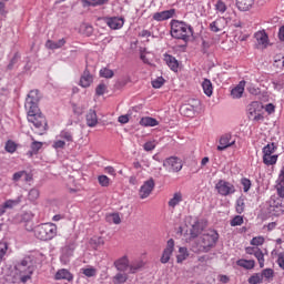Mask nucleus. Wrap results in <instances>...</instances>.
I'll return each instance as SVG.
<instances>
[{
    "label": "nucleus",
    "mask_w": 284,
    "mask_h": 284,
    "mask_svg": "<svg viewBox=\"0 0 284 284\" xmlns=\"http://www.w3.org/2000/svg\"><path fill=\"white\" fill-rule=\"evenodd\" d=\"M193 34L194 30L192 29V26L179 20L171 21V37H173V39L190 41V37Z\"/></svg>",
    "instance_id": "nucleus-1"
},
{
    "label": "nucleus",
    "mask_w": 284,
    "mask_h": 284,
    "mask_svg": "<svg viewBox=\"0 0 284 284\" xmlns=\"http://www.w3.org/2000/svg\"><path fill=\"white\" fill-rule=\"evenodd\" d=\"M59 229L54 223H42L34 227V236L39 241H52L57 236Z\"/></svg>",
    "instance_id": "nucleus-2"
},
{
    "label": "nucleus",
    "mask_w": 284,
    "mask_h": 284,
    "mask_svg": "<svg viewBox=\"0 0 284 284\" xmlns=\"http://www.w3.org/2000/svg\"><path fill=\"white\" fill-rule=\"evenodd\" d=\"M18 273L16 275V281L18 283L26 284L32 278V274L34 273V266L30 264L28 260H22L17 265Z\"/></svg>",
    "instance_id": "nucleus-3"
},
{
    "label": "nucleus",
    "mask_w": 284,
    "mask_h": 284,
    "mask_svg": "<svg viewBox=\"0 0 284 284\" xmlns=\"http://www.w3.org/2000/svg\"><path fill=\"white\" fill-rule=\"evenodd\" d=\"M216 241H219V233L211 231L209 234L202 235L200 245L194 248V252H210L216 245Z\"/></svg>",
    "instance_id": "nucleus-4"
},
{
    "label": "nucleus",
    "mask_w": 284,
    "mask_h": 284,
    "mask_svg": "<svg viewBox=\"0 0 284 284\" xmlns=\"http://www.w3.org/2000/svg\"><path fill=\"white\" fill-rule=\"evenodd\" d=\"M28 121L38 130H45V128H48V120H45V115L41 113V109L29 110Z\"/></svg>",
    "instance_id": "nucleus-5"
},
{
    "label": "nucleus",
    "mask_w": 284,
    "mask_h": 284,
    "mask_svg": "<svg viewBox=\"0 0 284 284\" xmlns=\"http://www.w3.org/2000/svg\"><path fill=\"white\" fill-rule=\"evenodd\" d=\"M215 190L220 196H232V194H235L236 192V186H234L232 182L219 180V182L215 184Z\"/></svg>",
    "instance_id": "nucleus-6"
},
{
    "label": "nucleus",
    "mask_w": 284,
    "mask_h": 284,
    "mask_svg": "<svg viewBox=\"0 0 284 284\" xmlns=\"http://www.w3.org/2000/svg\"><path fill=\"white\" fill-rule=\"evenodd\" d=\"M39 101H41L39 90H31L26 99V110H39Z\"/></svg>",
    "instance_id": "nucleus-7"
},
{
    "label": "nucleus",
    "mask_w": 284,
    "mask_h": 284,
    "mask_svg": "<svg viewBox=\"0 0 284 284\" xmlns=\"http://www.w3.org/2000/svg\"><path fill=\"white\" fill-rule=\"evenodd\" d=\"M163 168L168 172H181L183 170V161L180 158L171 156L164 160Z\"/></svg>",
    "instance_id": "nucleus-8"
},
{
    "label": "nucleus",
    "mask_w": 284,
    "mask_h": 284,
    "mask_svg": "<svg viewBox=\"0 0 284 284\" xmlns=\"http://www.w3.org/2000/svg\"><path fill=\"white\" fill-rule=\"evenodd\" d=\"M174 239L168 240L166 246L164 247L160 257V263H162L163 265L170 263V258H172V254H174Z\"/></svg>",
    "instance_id": "nucleus-9"
},
{
    "label": "nucleus",
    "mask_w": 284,
    "mask_h": 284,
    "mask_svg": "<svg viewBox=\"0 0 284 284\" xmlns=\"http://www.w3.org/2000/svg\"><path fill=\"white\" fill-rule=\"evenodd\" d=\"M155 185L156 184L154 183V179L151 178V179L146 180L139 190L140 199H148V196H150V194H152V192H154Z\"/></svg>",
    "instance_id": "nucleus-10"
},
{
    "label": "nucleus",
    "mask_w": 284,
    "mask_h": 284,
    "mask_svg": "<svg viewBox=\"0 0 284 284\" xmlns=\"http://www.w3.org/2000/svg\"><path fill=\"white\" fill-rule=\"evenodd\" d=\"M19 203H21V197H18L16 200L9 199L4 201L2 204H0V216H3V214H6L8 210H14V207H17Z\"/></svg>",
    "instance_id": "nucleus-11"
},
{
    "label": "nucleus",
    "mask_w": 284,
    "mask_h": 284,
    "mask_svg": "<svg viewBox=\"0 0 284 284\" xmlns=\"http://www.w3.org/2000/svg\"><path fill=\"white\" fill-rule=\"evenodd\" d=\"M236 143L235 140H232V134H224L220 138V145H217V151L223 152V150H227V148H232Z\"/></svg>",
    "instance_id": "nucleus-12"
},
{
    "label": "nucleus",
    "mask_w": 284,
    "mask_h": 284,
    "mask_svg": "<svg viewBox=\"0 0 284 284\" xmlns=\"http://www.w3.org/2000/svg\"><path fill=\"white\" fill-rule=\"evenodd\" d=\"M176 14V11L174 9L161 11V12H155L153 13V21H168V19H172Z\"/></svg>",
    "instance_id": "nucleus-13"
},
{
    "label": "nucleus",
    "mask_w": 284,
    "mask_h": 284,
    "mask_svg": "<svg viewBox=\"0 0 284 284\" xmlns=\"http://www.w3.org/2000/svg\"><path fill=\"white\" fill-rule=\"evenodd\" d=\"M270 212L272 213L273 216H281L282 214H284V209L281 199L271 201Z\"/></svg>",
    "instance_id": "nucleus-14"
},
{
    "label": "nucleus",
    "mask_w": 284,
    "mask_h": 284,
    "mask_svg": "<svg viewBox=\"0 0 284 284\" xmlns=\"http://www.w3.org/2000/svg\"><path fill=\"white\" fill-rule=\"evenodd\" d=\"M254 37L260 48L265 49L270 45V37L267 36V32H265L264 30L255 32Z\"/></svg>",
    "instance_id": "nucleus-15"
},
{
    "label": "nucleus",
    "mask_w": 284,
    "mask_h": 284,
    "mask_svg": "<svg viewBox=\"0 0 284 284\" xmlns=\"http://www.w3.org/2000/svg\"><path fill=\"white\" fill-rule=\"evenodd\" d=\"M94 82V75L90 73V70L85 69L80 78V83L81 88H90L92 83Z\"/></svg>",
    "instance_id": "nucleus-16"
},
{
    "label": "nucleus",
    "mask_w": 284,
    "mask_h": 284,
    "mask_svg": "<svg viewBox=\"0 0 284 284\" xmlns=\"http://www.w3.org/2000/svg\"><path fill=\"white\" fill-rule=\"evenodd\" d=\"M125 23V20L123 18L113 17V18H106V26L111 28V30H121Z\"/></svg>",
    "instance_id": "nucleus-17"
},
{
    "label": "nucleus",
    "mask_w": 284,
    "mask_h": 284,
    "mask_svg": "<svg viewBox=\"0 0 284 284\" xmlns=\"http://www.w3.org/2000/svg\"><path fill=\"white\" fill-rule=\"evenodd\" d=\"M55 281H68V283H72L74 281V275L69 272L67 268H61L55 273Z\"/></svg>",
    "instance_id": "nucleus-18"
},
{
    "label": "nucleus",
    "mask_w": 284,
    "mask_h": 284,
    "mask_svg": "<svg viewBox=\"0 0 284 284\" xmlns=\"http://www.w3.org/2000/svg\"><path fill=\"white\" fill-rule=\"evenodd\" d=\"M114 267L119 272H126L130 267V258H128V255H123L122 257L118 258L114 262Z\"/></svg>",
    "instance_id": "nucleus-19"
},
{
    "label": "nucleus",
    "mask_w": 284,
    "mask_h": 284,
    "mask_svg": "<svg viewBox=\"0 0 284 284\" xmlns=\"http://www.w3.org/2000/svg\"><path fill=\"white\" fill-rule=\"evenodd\" d=\"M85 121L88 128H97L99 124V118L97 116V111L90 109L85 115Z\"/></svg>",
    "instance_id": "nucleus-20"
},
{
    "label": "nucleus",
    "mask_w": 284,
    "mask_h": 284,
    "mask_svg": "<svg viewBox=\"0 0 284 284\" xmlns=\"http://www.w3.org/2000/svg\"><path fill=\"white\" fill-rule=\"evenodd\" d=\"M183 203V193L181 191H178L173 193L172 197L169 200L168 205L172 210L176 207V205H181Z\"/></svg>",
    "instance_id": "nucleus-21"
},
{
    "label": "nucleus",
    "mask_w": 284,
    "mask_h": 284,
    "mask_svg": "<svg viewBox=\"0 0 284 284\" xmlns=\"http://www.w3.org/2000/svg\"><path fill=\"white\" fill-rule=\"evenodd\" d=\"M252 6H254V0H236V8L240 12L252 10Z\"/></svg>",
    "instance_id": "nucleus-22"
},
{
    "label": "nucleus",
    "mask_w": 284,
    "mask_h": 284,
    "mask_svg": "<svg viewBox=\"0 0 284 284\" xmlns=\"http://www.w3.org/2000/svg\"><path fill=\"white\" fill-rule=\"evenodd\" d=\"M89 245L92 250H98L99 247H103L105 245V239L103 236L94 235L89 240Z\"/></svg>",
    "instance_id": "nucleus-23"
},
{
    "label": "nucleus",
    "mask_w": 284,
    "mask_h": 284,
    "mask_svg": "<svg viewBox=\"0 0 284 284\" xmlns=\"http://www.w3.org/2000/svg\"><path fill=\"white\" fill-rule=\"evenodd\" d=\"M164 61L173 72H179V60L176 58L166 53L164 54Z\"/></svg>",
    "instance_id": "nucleus-24"
},
{
    "label": "nucleus",
    "mask_w": 284,
    "mask_h": 284,
    "mask_svg": "<svg viewBox=\"0 0 284 284\" xmlns=\"http://www.w3.org/2000/svg\"><path fill=\"white\" fill-rule=\"evenodd\" d=\"M243 92H245V81H241L239 85L231 90V97L233 99H241Z\"/></svg>",
    "instance_id": "nucleus-25"
},
{
    "label": "nucleus",
    "mask_w": 284,
    "mask_h": 284,
    "mask_svg": "<svg viewBox=\"0 0 284 284\" xmlns=\"http://www.w3.org/2000/svg\"><path fill=\"white\" fill-rule=\"evenodd\" d=\"M236 265L243 267V270H254L256 267V261L241 258L236 261Z\"/></svg>",
    "instance_id": "nucleus-26"
},
{
    "label": "nucleus",
    "mask_w": 284,
    "mask_h": 284,
    "mask_svg": "<svg viewBox=\"0 0 284 284\" xmlns=\"http://www.w3.org/2000/svg\"><path fill=\"white\" fill-rule=\"evenodd\" d=\"M140 125H142V128H156V125H159V122L154 118L144 116L140 120Z\"/></svg>",
    "instance_id": "nucleus-27"
},
{
    "label": "nucleus",
    "mask_w": 284,
    "mask_h": 284,
    "mask_svg": "<svg viewBox=\"0 0 284 284\" xmlns=\"http://www.w3.org/2000/svg\"><path fill=\"white\" fill-rule=\"evenodd\" d=\"M247 201V199L245 197V195H241L236 202H235V211L237 214H243V212H245V202Z\"/></svg>",
    "instance_id": "nucleus-28"
},
{
    "label": "nucleus",
    "mask_w": 284,
    "mask_h": 284,
    "mask_svg": "<svg viewBox=\"0 0 284 284\" xmlns=\"http://www.w3.org/2000/svg\"><path fill=\"white\" fill-rule=\"evenodd\" d=\"M276 150H278V146L276 145V143L272 142L266 144L263 149H262V154L270 156V155H275L274 153L276 152Z\"/></svg>",
    "instance_id": "nucleus-29"
},
{
    "label": "nucleus",
    "mask_w": 284,
    "mask_h": 284,
    "mask_svg": "<svg viewBox=\"0 0 284 284\" xmlns=\"http://www.w3.org/2000/svg\"><path fill=\"white\" fill-rule=\"evenodd\" d=\"M63 45H65V39H60L58 42H54L52 40H48L45 43V47L49 50H59V48H63Z\"/></svg>",
    "instance_id": "nucleus-30"
},
{
    "label": "nucleus",
    "mask_w": 284,
    "mask_h": 284,
    "mask_svg": "<svg viewBox=\"0 0 284 284\" xmlns=\"http://www.w3.org/2000/svg\"><path fill=\"white\" fill-rule=\"evenodd\" d=\"M202 88L206 97H212V94L214 93V87H212V81H210L209 79H204V81L202 82Z\"/></svg>",
    "instance_id": "nucleus-31"
},
{
    "label": "nucleus",
    "mask_w": 284,
    "mask_h": 284,
    "mask_svg": "<svg viewBox=\"0 0 284 284\" xmlns=\"http://www.w3.org/2000/svg\"><path fill=\"white\" fill-rule=\"evenodd\" d=\"M43 148V142L33 141L31 143V151L27 153L28 156L32 158L34 154H39V150Z\"/></svg>",
    "instance_id": "nucleus-32"
},
{
    "label": "nucleus",
    "mask_w": 284,
    "mask_h": 284,
    "mask_svg": "<svg viewBox=\"0 0 284 284\" xmlns=\"http://www.w3.org/2000/svg\"><path fill=\"white\" fill-rule=\"evenodd\" d=\"M262 161L264 165H267V168H270L271 165H276L278 161V155H262Z\"/></svg>",
    "instance_id": "nucleus-33"
},
{
    "label": "nucleus",
    "mask_w": 284,
    "mask_h": 284,
    "mask_svg": "<svg viewBox=\"0 0 284 284\" xmlns=\"http://www.w3.org/2000/svg\"><path fill=\"white\" fill-rule=\"evenodd\" d=\"M83 7L97 8V6H105L108 0H82Z\"/></svg>",
    "instance_id": "nucleus-34"
},
{
    "label": "nucleus",
    "mask_w": 284,
    "mask_h": 284,
    "mask_svg": "<svg viewBox=\"0 0 284 284\" xmlns=\"http://www.w3.org/2000/svg\"><path fill=\"white\" fill-rule=\"evenodd\" d=\"M144 265H145V263H143V261L132 262L131 264H129L130 274H136V272H139V270H142V267H144Z\"/></svg>",
    "instance_id": "nucleus-35"
},
{
    "label": "nucleus",
    "mask_w": 284,
    "mask_h": 284,
    "mask_svg": "<svg viewBox=\"0 0 284 284\" xmlns=\"http://www.w3.org/2000/svg\"><path fill=\"white\" fill-rule=\"evenodd\" d=\"M203 232V229L201 227V223L199 221H195L192 224L190 234L192 239H196V236H199V234H201Z\"/></svg>",
    "instance_id": "nucleus-36"
},
{
    "label": "nucleus",
    "mask_w": 284,
    "mask_h": 284,
    "mask_svg": "<svg viewBox=\"0 0 284 284\" xmlns=\"http://www.w3.org/2000/svg\"><path fill=\"white\" fill-rule=\"evenodd\" d=\"M190 256V252H187V247H180L179 254L176 255V263H183Z\"/></svg>",
    "instance_id": "nucleus-37"
},
{
    "label": "nucleus",
    "mask_w": 284,
    "mask_h": 284,
    "mask_svg": "<svg viewBox=\"0 0 284 284\" xmlns=\"http://www.w3.org/2000/svg\"><path fill=\"white\" fill-rule=\"evenodd\" d=\"M81 274L87 276L88 278H92L97 275V268L94 266H88L80 270Z\"/></svg>",
    "instance_id": "nucleus-38"
},
{
    "label": "nucleus",
    "mask_w": 284,
    "mask_h": 284,
    "mask_svg": "<svg viewBox=\"0 0 284 284\" xmlns=\"http://www.w3.org/2000/svg\"><path fill=\"white\" fill-rule=\"evenodd\" d=\"M223 19H216L215 21H213L211 24H210V30L212 32H221V30H223Z\"/></svg>",
    "instance_id": "nucleus-39"
},
{
    "label": "nucleus",
    "mask_w": 284,
    "mask_h": 284,
    "mask_svg": "<svg viewBox=\"0 0 284 284\" xmlns=\"http://www.w3.org/2000/svg\"><path fill=\"white\" fill-rule=\"evenodd\" d=\"M128 282V275L125 273H118L113 277L114 284H123Z\"/></svg>",
    "instance_id": "nucleus-40"
},
{
    "label": "nucleus",
    "mask_w": 284,
    "mask_h": 284,
    "mask_svg": "<svg viewBox=\"0 0 284 284\" xmlns=\"http://www.w3.org/2000/svg\"><path fill=\"white\" fill-rule=\"evenodd\" d=\"M255 258H257V263L261 268L265 267V254H263V251L260 248L255 253Z\"/></svg>",
    "instance_id": "nucleus-41"
},
{
    "label": "nucleus",
    "mask_w": 284,
    "mask_h": 284,
    "mask_svg": "<svg viewBox=\"0 0 284 284\" xmlns=\"http://www.w3.org/2000/svg\"><path fill=\"white\" fill-rule=\"evenodd\" d=\"M60 139H63L68 143H72V141H74V136L72 135V133L69 130H62L60 132Z\"/></svg>",
    "instance_id": "nucleus-42"
},
{
    "label": "nucleus",
    "mask_w": 284,
    "mask_h": 284,
    "mask_svg": "<svg viewBox=\"0 0 284 284\" xmlns=\"http://www.w3.org/2000/svg\"><path fill=\"white\" fill-rule=\"evenodd\" d=\"M260 274L262 276V280L265 278L266 281H272L274 278V270L272 268H265Z\"/></svg>",
    "instance_id": "nucleus-43"
},
{
    "label": "nucleus",
    "mask_w": 284,
    "mask_h": 284,
    "mask_svg": "<svg viewBox=\"0 0 284 284\" xmlns=\"http://www.w3.org/2000/svg\"><path fill=\"white\" fill-rule=\"evenodd\" d=\"M4 149L6 152H9V154H14V152H17V143H14L12 140H8Z\"/></svg>",
    "instance_id": "nucleus-44"
},
{
    "label": "nucleus",
    "mask_w": 284,
    "mask_h": 284,
    "mask_svg": "<svg viewBox=\"0 0 284 284\" xmlns=\"http://www.w3.org/2000/svg\"><path fill=\"white\" fill-rule=\"evenodd\" d=\"M277 192L282 199H284V166L280 174V187L277 189Z\"/></svg>",
    "instance_id": "nucleus-45"
},
{
    "label": "nucleus",
    "mask_w": 284,
    "mask_h": 284,
    "mask_svg": "<svg viewBox=\"0 0 284 284\" xmlns=\"http://www.w3.org/2000/svg\"><path fill=\"white\" fill-rule=\"evenodd\" d=\"M251 245H253V247H261V245H263L265 243V237L263 236H255L251 240Z\"/></svg>",
    "instance_id": "nucleus-46"
},
{
    "label": "nucleus",
    "mask_w": 284,
    "mask_h": 284,
    "mask_svg": "<svg viewBox=\"0 0 284 284\" xmlns=\"http://www.w3.org/2000/svg\"><path fill=\"white\" fill-rule=\"evenodd\" d=\"M100 77H102L103 79H112V77H114V71L109 68H103L100 70Z\"/></svg>",
    "instance_id": "nucleus-47"
},
{
    "label": "nucleus",
    "mask_w": 284,
    "mask_h": 284,
    "mask_svg": "<svg viewBox=\"0 0 284 284\" xmlns=\"http://www.w3.org/2000/svg\"><path fill=\"white\" fill-rule=\"evenodd\" d=\"M250 284H261L263 283V275L261 273H255L248 278Z\"/></svg>",
    "instance_id": "nucleus-48"
},
{
    "label": "nucleus",
    "mask_w": 284,
    "mask_h": 284,
    "mask_svg": "<svg viewBox=\"0 0 284 284\" xmlns=\"http://www.w3.org/2000/svg\"><path fill=\"white\" fill-rule=\"evenodd\" d=\"M98 183L101 187H110V178H108V175H99Z\"/></svg>",
    "instance_id": "nucleus-49"
},
{
    "label": "nucleus",
    "mask_w": 284,
    "mask_h": 284,
    "mask_svg": "<svg viewBox=\"0 0 284 284\" xmlns=\"http://www.w3.org/2000/svg\"><path fill=\"white\" fill-rule=\"evenodd\" d=\"M244 223V220H243V216L241 215H235L231 222H230V225L231 227H237L239 225H243Z\"/></svg>",
    "instance_id": "nucleus-50"
},
{
    "label": "nucleus",
    "mask_w": 284,
    "mask_h": 284,
    "mask_svg": "<svg viewBox=\"0 0 284 284\" xmlns=\"http://www.w3.org/2000/svg\"><path fill=\"white\" fill-rule=\"evenodd\" d=\"M108 90V85L105 83H100L97 88H95V94L98 97H103V94H105Z\"/></svg>",
    "instance_id": "nucleus-51"
},
{
    "label": "nucleus",
    "mask_w": 284,
    "mask_h": 284,
    "mask_svg": "<svg viewBox=\"0 0 284 284\" xmlns=\"http://www.w3.org/2000/svg\"><path fill=\"white\" fill-rule=\"evenodd\" d=\"M39 195H40L39 190H37V189H31V190L29 191L28 199H29V201H31L32 203H34V201H37V199H39Z\"/></svg>",
    "instance_id": "nucleus-52"
},
{
    "label": "nucleus",
    "mask_w": 284,
    "mask_h": 284,
    "mask_svg": "<svg viewBox=\"0 0 284 284\" xmlns=\"http://www.w3.org/2000/svg\"><path fill=\"white\" fill-rule=\"evenodd\" d=\"M215 10L223 14L227 10V6L225 4V2H223V0H217L215 4Z\"/></svg>",
    "instance_id": "nucleus-53"
},
{
    "label": "nucleus",
    "mask_w": 284,
    "mask_h": 284,
    "mask_svg": "<svg viewBox=\"0 0 284 284\" xmlns=\"http://www.w3.org/2000/svg\"><path fill=\"white\" fill-rule=\"evenodd\" d=\"M164 84H165V79H163V77H160L152 81V87L155 88L156 90H159V88H163Z\"/></svg>",
    "instance_id": "nucleus-54"
},
{
    "label": "nucleus",
    "mask_w": 284,
    "mask_h": 284,
    "mask_svg": "<svg viewBox=\"0 0 284 284\" xmlns=\"http://www.w3.org/2000/svg\"><path fill=\"white\" fill-rule=\"evenodd\" d=\"M241 184L243 185L244 192H250V187H252V181H250V179L243 178Z\"/></svg>",
    "instance_id": "nucleus-55"
},
{
    "label": "nucleus",
    "mask_w": 284,
    "mask_h": 284,
    "mask_svg": "<svg viewBox=\"0 0 284 284\" xmlns=\"http://www.w3.org/2000/svg\"><path fill=\"white\" fill-rule=\"evenodd\" d=\"M257 108H258V102H253L248 105L247 111H248L250 116H254L256 114Z\"/></svg>",
    "instance_id": "nucleus-56"
},
{
    "label": "nucleus",
    "mask_w": 284,
    "mask_h": 284,
    "mask_svg": "<svg viewBox=\"0 0 284 284\" xmlns=\"http://www.w3.org/2000/svg\"><path fill=\"white\" fill-rule=\"evenodd\" d=\"M24 174H26V171H18V172H16V173L12 175V181H13L14 183H18V181H21V179H23Z\"/></svg>",
    "instance_id": "nucleus-57"
},
{
    "label": "nucleus",
    "mask_w": 284,
    "mask_h": 284,
    "mask_svg": "<svg viewBox=\"0 0 284 284\" xmlns=\"http://www.w3.org/2000/svg\"><path fill=\"white\" fill-rule=\"evenodd\" d=\"M145 152H152L156 148V143L154 141H149L143 145Z\"/></svg>",
    "instance_id": "nucleus-58"
},
{
    "label": "nucleus",
    "mask_w": 284,
    "mask_h": 284,
    "mask_svg": "<svg viewBox=\"0 0 284 284\" xmlns=\"http://www.w3.org/2000/svg\"><path fill=\"white\" fill-rule=\"evenodd\" d=\"M70 256H72V252H70V254L63 253L62 256L60 257L61 264L68 265V263H70Z\"/></svg>",
    "instance_id": "nucleus-59"
},
{
    "label": "nucleus",
    "mask_w": 284,
    "mask_h": 284,
    "mask_svg": "<svg viewBox=\"0 0 284 284\" xmlns=\"http://www.w3.org/2000/svg\"><path fill=\"white\" fill-rule=\"evenodd\" d=\"M258 247H254V246H247L245 247V252L246 254H248L250 256H255L256 252H258Z\"/></svg>",
    "instance_id": "nucleus-60"
},
{
    "label": "nucleus",
    "mask_w": 284,
    "mask_h": 284,
    "mask_svg": "<svg viewBox=\"0 0 284 284\" xmlns=\"http://www.w3.org/2000/svg\"><path fill=\"white\" fill-rule=\"evenodd\" d=\"M7 252H8V244L0 243V261L1 258H3V256H6Z\"/></svg>",
    "instance_id": "nucleus-61"
},
{
    "label": "nucleus",
    "mask_w": 284,
    "mask_h": 284,
    "mask_svg": "<svg viewBox=\"0 0 284 284\" xmlns=\"http://www.w3.org/2000/svg\"><path fill=\"white\" fill-rule=\"evenodd\" d=\"M53 148H54L55 150H59V149L63 150V148H65V141H62V140L55 141V142L53 143Z\"/></svg>",
    "instance_id": "nucleus-62"
},
{
    "label": "nucleus",
    "mask_w": 284,
    "mask_h": 284,
    "mask_svg": "<svg viewBox=\"0 0 284 284\" xmlns=\"http://www.w3.org/2000/svg\"><path fill=\"white\" fill-rule=\"evenodd\" d=\"M181 113L184 114V116H190L194 112L192 111V109H190V106H182L181 108Z\"/></svg>",
    "instance_id": "nucleus-63"
},
{
    "label": "nucleus",
    "mask_w": 284,
    "mask_h": 284,
    "mask_svg": "<svg viewBox=\"0 0 284 284\" xmlns=\"http://www.w3.org/2000/svg\"><path fill=\"white\" fill-rule=\"evenodd\" d=\"M105 174H109L110 176H116V170L113 169V166H106L104 168Z\"/></svg>",
    "instance_id": "nucleus-64"
}]
</instances>
